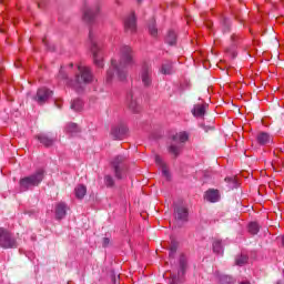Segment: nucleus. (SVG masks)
Segmentation results:
<instances>
[{
  "label": "nucleus",
  "mask_w": 284,
  "mask_h": 284,
  "mask_svg": "<svg viewBox=\"0 0 284 284\" xmlns=\"http://www.w3.org/2000/svg\"><path fill=\"white\" fill-rule=\"evenodd\" d=\"M119 60H112L111 67L106 71V83L112 81H125L128 79V69L134 65V51L129 45H122L119 50Z\"/></svg>",
  "instance_id": "obj_1"
},
{
  "label": "nucleus",
  "mask_w": 284,
  "mask_h": 284,
  "mask_svg": "<svg viewBox=\"0 0 284 284\" xmlns=\"http://www.w3.org/2000/svg\"><path fill=\"white\" fill-rule=\"evenodd\" d=\"M79 73L75 75V80L69 83L71 88L74 89L75 92H83V88L85 85L90 84V82L94 79L92 75V72L90 71V68L88 67H78Z\"/></svg>",
  "instance_id": "obj_2"
},
{
  "label": "nucleus",
  "mask_w": 284,
  "mask_h": 284,
  "mask_svg": "<svg viewBox=\"0 0 284 284\" xmlns=\"http://www.w3.org/2000/svg\"><path fill=\"white\" fill-rule=\"evenodd\" d=\"M44 176V171L38 170L36 173H32L31 175L21 178L19 181V191L28 192V190L38 187V185H41V182L43 181Z\"/></svg>",
  "instance_id": "obj_3"
},
{
  "label": "nucleus",
  "mask_w": 284,
  "mask_h": 284,
  "mask_svg": "<svg viewBox=\"0 0 284 284\" xmlns=\"http://www.w3.org/2000/svg\"><path fill=\"white\" fill-rule=\"evenodd\" d=\"M89 41L91 44V53L94 65H97V68H103V52L101 51V44H99L97 36L92 30L89 32Z\"/></svg>",
  "instance_id": "obj_4"
},
{
  "label": "nucleus",
  "mask_w": 284,
  "mask_h": 284,
  "mask_svg": "<svg viewBox=\"0 0 284 284\" xmlns=\"http://www.w3.org/2000/svg\"><path fill=\"white\" fill-rule=\"evenodd\" d=\"M125 156L116 155L112 161L113 172L115 174V179L121 181V179H125V172L128 168L125 166Z\"/></svg>",
  "instance_id": "obj_5"
},
{
  "label": "nucleus",
  "mask_w": 284,
  "mask_h": 284,
  "mask_svg": "<svg viewBox=\"0 0 284 284\" xmlns=\"http://www.w3.org/2000/svg\"><path fill=\"white\" fill-rule=\"evenodd\" d=\"M17 239L6 229L0 227V247L3 250H12L18 247Z\"/></svg>",
  "instance_id": "obj_6"
},
{
  "label": "nucleus",
  "mask_w": 284,
  "mask_h": 284,
  "mask_svg": "<svg viewBox=\"0 0 284 284\" xmlns=\"http://www.w3.org/2000/svg\"><path fill=\"white\" fill-rule=\"evenodd\" d=\"M100 10L101 7L99 6V3L94 6H84L82 16L84 23H94V19H97V16L99 14Z\"/></svg>",
  "instance_id": "obj_7"
},
{
  "label": "nucleus",
  "mask_w": 284,
  "mask_h": 284,
  "mask_svg": "<svg viewBox=\"0 0 284 284\" xmlns=\"http://www.w3.org/2000/svg\"><path fill=\"white\" fill-rule=\"evenodd\" d=\"M140 80L144 88L152 85V65L144 63L140 70Z\"/></svg>",
  "instance_id": "obj_8"
},
{
  "label": "nucleus",
  "mask_w": 284,
  "mask_h": 284,
  "mask_svg": "<svg viewBox=\"0 0 284 284\" xmlns=\"http://www.w3.org/2000/svg\"><path fill=\"white\" fill-rule=\"evenodd\" d=\"M52 97V91L48 88H40L33 97V101L37 102L38 105H43L49 99Z\"/></svg>",
  "instance_id": "obj_9"
},
{
  "label": "nucleus",
  "mask_w": 284,
  "mask_h": 284,
  "mask_svg": "<svg viewBox=\"0 0 284 284\" xmlns=\"http://www.w3.org/2000/svg\"><path fill=\"white\" fill-rule=\"evenodd\" d=\"M124 30L130 34L136 32V17L134 16V13L129 14L124 19Z\"/></svg>",
  "instance_id": "obj_10"
},
{
  "label": "nucleus",
  "mask_w": 284,
  "mask_h": 284,
  "mask_svg": "<svg viewBox=\"0 0 284 284\" xmlns=\"http://www.w3.org/2000/svg\"><path fill=\"white\" fill-rule=\"evenodd\" d=\"M128 105L129 110L133 112V114H139V112H141V105L136 100V94H134L133 92L128 94Z\"/></svg>",
  "instance_id": "obj_11"
},
{
  "label": "nucleus",
  "mask_w": 284,
  "mask_h": 284,
  "mask_svg": "<svg viewBox=\"0 0 284 284\" xmlns=\"http://www.w3.org/2000/svg\"><path fill=\"white\" fill-rule=\"evenodd\" d=\"M38 141H40V143L42 145H44V148H52V145H54V142L57 141V139L45 134V133H40L37 135Z\"/></svg>",
  "instance_id": "obj_12"
},
{
  "label": "nucleus",
  "mask_w": 284,
  "mask_h": 284,
  "mask_svg": "<svg viewBox=\"0 0 284 284\" xmlns=\"http://www.w3.org/2000/svg\"><path fill=\"white\" fill-rule=\"evenodd\" d=\"M187 207L184 205H176L174 209V216L178 221H187Z\"/></svg>",
  "instance_id": "obj_13"
},
{
  "label": "nucleus",
  "mask_w": 284,
  "mask_h": 284,
  "mask_svg": "<svg viewBox=\"0 0 284 284\" xmlns=\"http://www.w3.org/2000/svg\"><path fill=\"white\" fill-rule=\"evenodd\" d=\"M67 214H68V204H65L64 202H59L55 205V219H58V221H61V219H63Z\"/></svg>",
  "instance_id": "obj_14"
},
{
  "label": "nucleus",
  "mask_w": 284,
  "mask_h": 284,
  "mask_svg": "<svg viewBox=\"0 0 284 284\" xmlns=\"http://www.w3.org/2000/svg\"><path fill=\"white\" fill-rule=\"evenodd\" d=\"M207 104H195L192 110L193 116L196 119H203L205 116V112H207Z\"/></svg>",
  "instance_id": "obj_15"
},
{
  "label": "nucleus",
  "mask_w": 284,
  "mask_h": 284,
  "mask_svg": "<svg viewBox=\"0 0 284 284\" xmlns=\"http://www.w3.org/2000/svg\"><path fill=\"white\" fill-rule=\"evenodd\" d=\"M178 274L179 276L172 275L171 284H181V276L185 274V257L180 258V271Z\"/></svg>",
  "instance_id": "obj_16"
},
{
  "label": "nucleus",
  "mask_w": 284,
  "mask_h": 284,
  "mask_svg": "<svg viewBox=\"0 0 284 284\" xmlns=\"http://www.w3.org/2000/svg\"><path fill=\"white\" fill-rule=\"evenodd\" d=\"M111 134L113 139H123L128 134V126L120 125L112 129Z\"/></svg>",
  "instance_id": "obj_17"
},
{
  "label": "nucleus",
  "mask_w": 284,
  "mask_h": 284,
  "mask_svg": "<svg viewBox=\"0 0 284 284\" xmlns=\"http://www.w3.org/2000/svg\"><path fill=\"white\" fill-rule=\"evenodd\" d=\"M256 139L260 145H270L272 143V135L267 132H260Z\"/></svg>",
  "instance_id": "obj_18"
},
{
  "label": "nucleus",
  "mask_w": 284,
  "mask_h": 284,
  "mask_svg": "<svg viewBox=\"0 0 284 284\" xmlns=\"http://www.w3.org/2000/svg\"><path fill=\"white\" fill-rule=\"evenodd\" d=\"M155 163L156 165H159V168H161L162 175L165 179H170V170H168V165L165 164V162H163V159H161V156L159 155H155Z\"/></svg>",
  "instance_id": "obj_19"
},
{
  "label": "nucleus",
  "mask_w": 284,
  "mask_h": 284,
  "mask_svg": "<svg viewBox=\"0 0 284 284\" xmlns=\"http://www.w3.org/2000/svg\"><path fill=\"white\" fill-rule=\"evenodd\" d=\"M205 201H209V203H216L219 202L220 195L219 191L216 190H209L205 192L204 195Z\"/></svg>",
  "instance_id": "obj_20"
},
{
  "label": "nucleus",
  "mask_w": 284,
  "mask_h": 284,
  "mask_svg": "<svg viewBox=\"0 0 284 284\" xmlns=\"http://www.w3.org/2000/svg\"><path fill=\"white\" fill-rule=\"evenodd\" d=\"M64 132L67 134H71V136H75V134H79V132H81V130L79 129V125H77V123H68L64 126Z\"/></svg>",
  "instance_id": "obj_21"
},
{
  "label": "nucleus",
  "mask_w": 284,
  "mask_h": 284,
  "mask_svg": "<svg viewBox=\"0 0 284 284\" xmlns=\"http://www.w3.org/2000/svg\"><path fill=\"white\" fill-rule=\"evenodd\" d=\"M215 278H216V281H219L220 284H232L234 282L232 276L222 274L220 272L215 273Z\"/></svg>",
  "instance_id": "obj_22"
},
{
  "label": "nucleus",
  "mask_w": 284,
  "mask_h": 284,
  "mask_svg": "<svg viewBox=\"0 0 284 284\" xmlns=\"http://www.w3.org/2000/svg\"><path fill=\"white\" fill-rule=\"evenodd\" d=\"M161 74H172L174 72V67L171 61H164L160 69Z\"/></svg>",
  "instance_id": "obj_23"
},
{
  "label": "nucleus",
  "mask_w": 284,
  "mask_h": 284,
  "mask_svg": "<svg viewBox=\"0 0 284 284\" xmlns=\"http://www.w3.org/2000/svg\"><path fill=\"white\" fill-rule=\"evenodd\" d=\"M75 199H83L85 196V194H88V189L85 187V185L83 184H79L75 190Z\"/></svg>",
  "instance_id": "obj_24"
},
{
  "label": "nucleus",
  "mask_w": 284,
  "mask_h": 284,
  "mask_svg": "<svg viewBox=\"0 0 284 284\" xmlns=\"http://www.w3.org/2000/svg\"><path fill=\"white\" fill-rule=\"evenodd\" d=\"M190 139V135H187V132H180L175 136H173V141H179L180 143H185Z\"/></svg>",
  "instance_id": "obj_25"
},
{
  "label": "nucleus",
  "mask_w": 284,
  "mask_h": 284,
  "mask_svg": "<svg viewBox=\"0 0 284 284\" xmlns=\"http://www.w3.org/2000/svg\"><path fill=\"white\" fill-rule=\"evenodd\" d=\"M165 41H166V43H169V45H175L176 44V32L169 31Z\"/></svg>",
  "instance_id": "obj_26"
},
{
  "label": "nucleus",
  "mask_w": 284,
  "mask_h": 284,
  "mask_svg": "<svg viewBox=\"0 0 284 284\" xmlns=\"http://www.w3.org/2000/svg\"><path fill=\"white\" fill-rule=\"evenodd\" d=\"M213 252L214 254L223 255V244L221 241L216 240L213 242Z\"/></svg>",
  "instance_id": "obj_27"
},
{
  "label": "nucleus",
  "mask_w": 284,
  "mask_h": 284,
  "mask_svg": "<svg viewBox=\"0 0 284 284\" xmlns=\"http://www.w3.org/2000/svg\"><path fill=\"white\" fill-rule=\"evenodd\" d=\"M71 109L74 110V112H81V110H83V101H81L80 99L74 100L71 103Z\"/></svg>",
  "instance_id": "obj_28"
},
{
  "label": "nucleus",
  "mask_w": 284,
  "mask_h": 284,
  "mask_svg": "<svg viewBox=\"0 0 284 284\" xmlns=\"http://www.w3.org/2000/svg\"><path fill=\"white\" fill-rule=\"evenodd\" d=\"M260 230H261V226H258V223L251 222L248 224V232H250V234L256 235V234H258Z\"/></svg>",
  "instance_id": "obj_29"
},
{
  "label": "nucleus",
  "mask_w": 284,
  "mask_h": 284,
  "mask_svg": "<svg viewBox=\"0 0 284 284\" xmlns=\"http://www.w3.org/2000/svg\"><path fill=\"white\" fill-rule=\"evenodd\" d=\"M149 32L151 37H156V34H159V29H156V22L154 20L149 24Z\"/></svg>",
  "instance_id": "obj_30"
},
{
  "label": "nucleus",
  "mask_w": 284,
  "mask_h": 284,
  "mask_svg": "<svg viewBox=\"0 0 284 284\" xmlns=\"http://www.w3.org/2000/svg\"><path fill=\"white\" fill-rule=\"evenodd\" d=\"M169 152L171 154H173L174 156H179V154H181V146H179L176 144H171L169 146Z\"/></svg>",
  "instance_id": "obj_31"
},
{
  "label": "nucleus",
  "mask_w": 284,
  "mask_h": 284,
  "mask_svg": "<svg viewBox=\"0 0 284 284\" xmlns=\"http://www.w3.org/2000/svg\"><path fill=\"white\" fill-rule=\"evenodd\" d=\"M245 263H247V256H245V255H239L235 258V265H239L240 267H243V265H245Z\"/></svg>",
  "instance_id": "obj_32"
},
{
  "label": "nucleus",
  "mask_w": 284,
  "mask_h": 284,
  "mask_svg": "<svg viewBox=\"0 0 284 284\" xmlns=\"http://www.w3.org/2000/svg\"><path fill=\"white\" fill-rule=\"evenodd\" d=\"M104 183L106 187H113L114 186V179L110 175L104 176Z\"/></svg>",
  "instance_id": "obj_33"
},
{
  "label": "nucleus",
  "mask_w": 284,
  "mask_h": 284,
  "mask_svg": "<svg viewBox=\"0 0 284 284\" xmlns=\"http://www.w3.org/2000/svg\"><path fill=\"white\" fill-rule=\"evenodd\" d=\"M176 250H178L176 243H172L169 251L170 258H174L176 254Z\"/></svg>",
  "instance_id": "obj_34"
},
{
  "label": "nucleus",
  "mask_w": 284,
  "mask_h": 284,
  "mask_svg": "<svg viewBox=\"0 0 284 284\" xmlns=\"http://www.w3.org/2000/svg\"><path fill=\"white\" fill-rule=\"evenodd\" d=\"M230 19L229 18H224L223 19V32H230Z\"/></svg>",
  "instance_id": "obj_35"
},
{
  "label": "nucleus",
  "mask_w": 284,
  "mask_h": 284,
  "mask_svg": "<svg viewBox=\"0 0 284 284\" xmlns=\"http://www.w3.org/2000/svg\"><path fill=\"white\" fill-rule=\"evenodd\" d=\"M59 78L60 79H68V75L65 74V71H63V69L60 70Z\"/></svg>",
  "instance_id": "obj_36"
},
{
  "label": "nucleus",
  "mask_w": 284,
  "mask_h": 284,
  "mask_svg": "<svg viewBox=\"0 0 284 284\" xmlns=\"http://www.w3.org/2000/svg\"><path fill=\"white\" fill-rule=\"evenodd\" d=\"M102 245H103V247H108V245H110V239L104 237L102 241Z\"/></svg>",
  "instance_id": "obj_37"
},
{
  "label": "nucleus",
  "mask_w": 284,
  "mask_h": 284,
  "mask_svg": "<svg viewBox=\"0 0 284 284\" xmlns=\"http://www.w3.org/2000/svg\"><path fill=\"white\" fill-rule=\"evenodd\" d=\"M225 181H227V183L236 184V179H234V178H226Z\"/></svg>",
  "instance_id": "obj_38"
},
{
  "label": "nucleus",
  "mask_w": 284,
  "mask_h": 284,
  "mask_svg": "<svg viewBox=\"0 0 284 284\" xmlns=\"http://www.w3.org/2000/svg\"><path fill=\"white\" fill-rule=\"evenodd\" d=\"M239 39V36H236V34H233L232 37H231V40L232 41H236Z\"/></svg>",
  "instance_id": "obj_39"
},
{
  "label": "nucleus",
  "mask_w": 284,
  "mask_h": 284,
  "mask_svg": "<svg viewBox=\"0 0 284 284\" xmlns=\"http://www.w3.org/2000/svg\"><path fill=\"white\" fill-rule=\"evenodd\" d=\"M282 245L284 246V236L282 237Z\"/></svg>",
  "instance_id": "obj_40"
},
{
  "label": "nucleus",
  "mask_w": 284,
  "mask_h": 284,
  "mask_svg": "<svg viewBox=\"0 0 284 284\" xmlns=\"http://www.w3.org/2000/svg\"><path fill=\"white\" fill-rule=\"evenodd\" d=\"M203 129L205 130V132H207V128L203 126Z\"/></svg>",
  "instance_id": "obj_41"
},
{
  "label": "nucleus",
  "mask_w": 284,
  "mask_h": 284,
  "mask_svg": "<svg viewBox=\"0 0 284 284\" xmlns=\"http://www.w3.org/2000/svg\"><path fill=\"white\" fill-rule=\"evenodd\" d=\"M138 1H141V0H138Z\"/></svg>",
  "instance_id": "obj_42"
}]
</instances>
